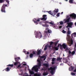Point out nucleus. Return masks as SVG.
<instances>
[{
  "mask_svg": "<svg viewBox=\"0 0 76 76\" xmlns=\"http://www.w3.org/2000/svg\"><path fill=\"white\" fill-rule=\"evenodd\" d=\"M72 55H74L75 54V52L74 51H73L72 53Z\"/></svg>",
  "mask_w": 76,
  "mask_h": 76,
  "instance_id": "obj_35",
  "label": "nucleus"
},
{
  "mask_svg": "<svg viewBox=\"0 0 76 76\" xmlns=\"http://www.w3.org/2000/svg\"><path fill=\"white\" fill-rule=\"evenodd\" d=\"M41 63L39 62L37 64V65L35 66H33L31 69L32 70H34L36 72H38V69L39 67H41Z\"/></svg>",
  "mask_w": 76,
  "mask_h": 76,
  "instance_id": "obj_2",
  "label": "nucleus"
},
{
  "mask_svg": "<svg viewBox=\"0 0 76 76\" xmlns=\"http://www.w3.org/2000/svg\"><path fill=\"white\" fill-rule=\"evenodd\" d=\"M71 75H72V76H75L76 75V74L72 72L71 73Z\"/></svg>",
  "mask_w": 76,
  "mask_h": 76,
  "instance_id": "obj_34",
  "label": "nucleus"
},
{
  "mask_svg": "<svg viewBox=\"0 0 76 76\" xmlns=\"http://www.w3.org/2000/svg\"><path fill=\"white\" fill-rule=\"evenodd\" d=\"M64 49H66L67 48V45H65V43H63L62 45Z\"/></svg>",
  "mask_w": 76,
  "mask_h": 76,
  "instance_id": "obj_14",
  "label": "nucleus"
},
{
  "mask_svg": "<svg viewBox=\"0 0 76 76\" xmlns=\"http://www.w3.org/2000/svg\"><path fill=\"white\" fill-rule=\"evenodd\" d=\"M41 50H37V55H40V54H41Z\"/></svg>",
  "mask_w": 76,
  "mask_h": 76,
  "instance_id": "obj_17",
  "label": "nucleus"
},
{
  "mask_svg": "<svg viewBox=\"0 0 76 76\" xmlns=\"http://www.w3.org/2000/svg\"><path fill=\"white\" fill-rule=\"evenodd\" d=\"M29 72L30 74H31V75H34V72L33 71H31L30 70H29Z\"/></svg>",
  "mask_w": 76,
  "mask_h": 76,
  "instance_id": "obj_19",
  "label": "nucleus"
},
{
  "mask_svg": "<svg viewBox=\"0 0 76 76\" xmlns=\"http://www.w3.org/2000/svg\"><path fill=\"white\" fill-rule=\"evenodd\" d=\"M51 63L52 64H55V62H54V61H52V62Z\"/></svg>",
  "mask_w": 76,
  "mask_h": 76,
  "instance_id": "obj_47",
  "label": "nucleus"
},
{
  "mask_svg": "<svg viewBox=\"0 0 76 76\" xmlns=\"http://www.w3.org/2000/svg\"><path fill=\"white\" fill-rule=\"evenodd\" d=\"M39 24H42V22H40L39 23Z\"/></svg>",
  "mask_w": 76,
  "mask_h": 76,
  "instance_id": "obj_60",
  "label": "nucleus"
},
{
  "mask_svg": "<svg viewBox=\"0 0 76 76\" xmlns=\"http://www.w3.org/2000/svg\"><path fill=\"white\" fill-rule=\"evenodd\" d=\"M76 37V33L74 32L71 34V37L72 38H73V37Z\"/></svg>",
  "mask_w": 76,
  "mask_h": 76,
  "instance_id": "obj_12",
  "label": "nucleus"
},
{
  "mask_svg": "<svg viewBox=\"0 0 76 76\" xmlns=\"http://www.w3.org/2000/svg\"><path fill=\"white\" fill-rule=\"evenodd\" d=\"M73 0H69V3L70 4H72L73 3Z\"/></svg>",
  "mask_w": 76,
  "mask_h": 76,
  "instance_id": "obj_26",
  "label": "nucleus"
},
{
  "mask_svg": "<svg viewBox=\"0 0 76 76\" xmlns=\"http://www.w3.org/2000/svg\"><path fill=\"white\" fill-rule=\"evenodd\" d=\"M62 32L64 34H65V33H66V31H64V30H62Z\"/></svg>",
  "mask_w": 76,
  "mask_h": 76,
  "instance_id": "obj_39",
  "label": "nucleus"
},
{
  "mask_svg": "<svg viewBox=\"0 0 76 76\" xmlns=\"http://www.w3.org/2000/svg\"><path fill=\"white\" fill-rule=\"evenodd\" d=\"M55 61V58H53L52 60V61Z\"/></svg>",
  "mask_w": 76,
  "mask_h": 76,
  "instance_id": "obj_37",
  "label": "nucleus"
},
{
  "mask_svg": "<svg viewBox=\"0 0 76 76\" xmlns=\"http://www.w3.org/2000/svg\"><path fill=\"white\" fill-rule=\"evenodd\" d=\"M63 60H65V58H63Z\"/></svg>",
  "mask_w": 76,
  "mask_h": 76,
  "instance_id": "obj_59",
  "label": "nucleus"
},
{
  "mask_svg": "<svg viewBox=\"0 0 76 76\" xmlns=\"http://www.w3.org/2000/svg\"><path fill=\"white\" fill-rule=\"evenodd\" d=\"M73 41L72 40H71V45H72V44H73Z\"/></svg>",
  "mask_w": 76,
  "mask_h": 76,
  "instance_id": "obj_38",
  "label": "nucleus"
},
{
  "mask_svg": "<svg viewBox=\"0 0 76 76\" xmlns=\"http://www.w3.org/2000/svg\"><path fill=\"white\" fill-rule=\"evenodd\" d=\"M40 74L36 73L34 74V76H40Z\"/></svg>",
  "mask_w": 76,
  "mask_h": 76,
  "instance_id": "obj_23",
  "label": "nucleus"
},
{
  "mask_svg": "<svg viewBox=\"0 0 76 76\" xmlns=\"http://www.w3.org/2000/svg\"><path fill=\"white\" fill-rule=\"evenodd\" d=\"M74 69V67H73L72 66H71L69 68V71H72V70H73Z\"/></svg>",
  "mask_w": 76,
  "mask_h": 76,
  "instance_id": "obj_20",
  "label": "nucleus"
},
{
  "mask_svg": "<svg viewBox=\"0 0 76 76\" xmlns=\"http://www.w3.org/2000/svg\"><path fill=\"white\" fill-rule=\"evenodd\" d=\"M19 64L18 66V65H16V67H17V68H19V67H20L21 66V65L20 64H20Z\"/></svg>",
  "mask_w": 76,
  "mask_h": 76,
  "instance_id": "obj_24",
  "label": "nucleus"
},
{
  "mask_svg": "<svg viewBox=\"0 0 76 76\" xmlns=\"http://www.w3.org/2000/svg\"><path fill=\"white\" fill-rule=\"evenodd\" d=\"M24 53H25V54H26L27 53V51H23Z\"/></svg>",
  "mask_w": 76,
  "mask_h": 76,
  "instance_id": "obj_55",
  "label": "nucleus"
},
{
  "mask_svg": "<svg viewBox=\"0 0 76 76\" xmlns=\"http://www.w3.org/2000/svg\"><path fill=\"white\" fill-rule=\"evenodd\" d=\"M5 6L6 7V6H7V5L4 4L2 6L1 9V11L2 12H4V13L6 12V11H5Z\"/></svg>",
  "mask_w": 76,
  "mask_h": 76,
  "instance_id": "obj_6",
  "label": "nucleus"
},
{
  "mask_svg": "<svg viewBox=\"0 0 76 76\" xmlns=\"http://www.w3.org/2000/svg\"><path fill=\"white\" fill-rule=\"evenodd\" d=\"M67 24L68 25L66 26V28H68V27H69V28H72V26H73V23L71 22L67 23Z\"/></svg>",
  "mask_w": 76,
  "mask_h": 76,
  "instance_id": "obj_8",
  "label": "nucleus"
},
{
  "mask_svg": "<svg viewBox=\"0 0 76 76\" xmlns=\"http://www.w3.org/2000/svg\"><path fill=\"white\" fill-rule=\"evenodd\" d=\"M22 66H20V69H21V68H22Z\"/></svg>",
  "mask_w": 76,
  "mask_h": 76,
  "instance_id": "obj_62",
  "label": "nucleus"
},
{
  "mask_svg": "<svg viewBox=\"0 0 76 76\" xmlns=\"http://www.w3.org/2000/svg\"><path fill=\"white\" fill-rule=\"evenodd\" d=\"M62 28V26H60L59 27V29H61Z\"/></svg>",
  "mask_w": 76,
  "mask_h": 76,
  "instance_id": "obj_52",
  "label": "nucleus"
},
{
  "mask_svg": "<svg viewBox=\"0 0 76 76\" xmlns=\"http://www.w3.org/2000/svg\"><path fill=\"white\" fill-rule=\"evenodd\" d=\"M7 66H9L10 67H13V64H9Z\"/></svg>",
  "mask_w": 76,
  "mask_h": 76,
  "instance_id": "obj_28",
  "label": "nucleus"
},
{
  "mask_svg": "<svg viewBox=\"0 0 76 76\" xmlns=\"http://www.w3.org/2000/svg\"><path fill=\"white\" fill-rule=\"evenodd\" d=\"M27 54H28V55L29 54V52H27Z\"/></svg>",
  "mask_w": 76,
  "mask_h": 76,
  "instance_id": "obj_53",
  "label": "nucleus"
},
{
  "mask_svg": "<svg viewBox=\"0 0 76 76\" xmlns=\"http://www.w3.org/2000/svg\"><path fill=\"white\" fill-rule=\"evenodd\" d=\"M6 2H7V3L8 4H9V1L8 0H7L6 1Z\"/></svg>",
  "mask_w": 76,
  "mask_h": 76,
  "instance_id": "obj_42",
  "label": "nucleus"
},
{
  "mask_svg": "<svg viewBox=\"0 0 76 76\" xmlns=\"http://www.w3.org/2000/svg\"><path fill=\"white\" fill-rule=\"evenodd\" d=\"M55 69H56V67H50V68H48V70H51L50 71V73L52 75H53V74H54V71L55 70Z\"/></svg>",
  "mask_w": 76,
  "mask_h": 76,
  "instance_id": "obj_4",
  "label": "nucleus"
},
{
  "mask_svg": "<svg viewBox=\"0 0 76 76\" xmlns=\"http://www.w3.org/2000/svg\"><path fill=\"white\" fill-rule=\"evenodd\" d=\"M4 70L6 71V72H9L10 71V68L7 67L6 69H5Z\"/></svg>",
  "mask_w": 76,
  "mask_h": 76,
  "instance_id": "obj_22",
  "label": "nucleus"
},
{
  "mask_svg": "<svg viewBox=\"0 0 76 76\" xmlns=\"http://www.w3.org/2000/svg\"><path fill=\"white\" fill-rule=\"evenodd\" d=\"M45 56H41V58H45Z\"/></svg>",
  "mask_w": 76,
  "mask_h": 76,
  "instance_id": "obj_45",
  "label": "nucleus"
},
{
  "mask_svg": "<svg viewBox=\"0 0 76 76\" xmlns=\"http://www.w3.org/2000/svg\"><path fill=\"white\" fill-rule=\"evenodd\" d=\"M33 54H35V51H33Z\"/></svg>",
  "mask_w": 76,
  "mask_h": 76,
  "instance_id": "obj_49",
  "label": "nucleus"
},
{
  "mask_svg": "<svg viewBox=\"0 0 76 76\" xmlns=\"http://www.w3.org/2000/svg\"><path fill=\"white\" fill-rule=\"evenodd\" d=\"M60 46V47H62V45H60V44H59L58 45V46H57V48H58L59 47V46Z\"/></svg>",
  "mask_w": 76,
  "mask_h": 76,
  "instance_id": "obj_40",
  "label": "nucleus"
},
{
  "mask_svg": "<svg viewBox=\"0 0 76 76\" xmlns=\"http://www.w3.org/2000/svg\"><path fill=\"white\" fill-rule=\"evenodd\" d=\"M43 66L46 67H49L48 64V63L43 64Z\"/></svg>",
  "mask_w": 76,
  "mask_h": 76,
  "instance_id": "obj_15",
  "label": "nucleus"
},
{
  "mask_svg": "<svg viewBox=\"0 0 76 76\" xmlns=\"http://www.w3.org/2000/svg\"><path fill=\"white\" fill-rule=\"evenodd\" d=\"M74 72H76V69L74 70Z\"/></svg>",
  "mask_w": 76,
  "mask_h": 76,
  "instance_id": "obj_56",
  "label": "nucleus"
},
{
  "mask_svg": "<svg viewBox=\"0 0 76 76\" xmlns=\"http://www.w3.org/2000/svg\"><path fill=\"white\" fill-rule=\"evenodd\" d=\"M51 11H49L48 12H48V13H49V14H50V15H52V16H53V14H51Z\"/></svg>",
  "mask_w": 76,
  "mask_h": 76,
  "instance_id": "obj_31",
  "label": "nucleus"
},
{
  "mask_svg": "<svg viewBox=\"0 0 76 76\" xmlns=\"http://www.w3.org/2000/svg\"><path fill=\"white\" fill-rule=\"evenodd\" d=\"M44 23H45V24H47V23H49L50 24V25H54V23L52 22V21L50 22H48V21H46L44 22Z\"/></svg>",
  "mask_w": 76,
  "mask_h": 76,
  "instance_id": "obj_9",
  "label": "nucleus"
},
{
  "mask_svg": "<svg viewBox=\"0 0 76 76\" xmlns=\"http://www.w3.org/2000/svg\"><path fill=\"white\" fill-rule=\"evenodd\" d=\"M33 56H34V54H33L32 53H31L29 55L30 58H32Z\"/></svg>",
  "mask_w": 76,
  "mask_h": 76,
  "instance_id": "obj_27",
  "label": "nucleus"
},
{
  "mask_svg": "<svg viewBox=\"0 0 76 76\" xmlns=\"http://www.w3.org/2000/svg\"><path fill=\"white\" fill-rule=\"evenodd\" d=\"M42 17L43 18H40L39 19V18L37 20H36V19L35 18L34 20V22L35 23H36V25H38V23L37 22H39L40 20H44L45 21L46 20H47V18L45 17H47V15H43Z\"/></svg>",
  "mask_w": 76,
  "mask_h": 76,
  "instance_id": "obj_1",
  "label": "nucleus"
},
{
  "mask_svg": "<svg viewBox=\"0 0 76 76\" xmlns=\"http://www.w3.org/2000/svg\"><path fill=\"white\" fill-rule=\"evenodd\" d=\"M70 17H71L72 19H76V14H75V13H73L71 14L70 15Z\"/></svg>",
  "mask_w": 76,
  "mask_h": 76,
  "instance_id": "obj_7",
  "label": "nucleus"
},
{
  "mask_svg": "<svg viewBox=\"0 0 76 76\" xmlns=\"http://www.w3.org/2000/svg\"><path fill=\"white\" fill-rule=\"evenodd\" d=\"M70 31H67L68 35H70Z\"/></svg>",
  "mask_w": 76,
  "mask_h": 76,
  "instance_id": "obj_36",
  "label": "nucleus"
},
{
  "mask_svg": "<svg viewBox=\"0 0 76 76\" xmlns=\"http://www.w3.org/2000/svg\"><path fill=\"white\" fill-rule=\"evenodd\" d=\"M58 9H56L55 10L53 11V15H55L56 14V13H58Z\"/></svg>",
  "mask_w": 76,
  "mask_h": 76,
  "instance_id": "obj_11",
  "label": "nucleus"
},
{
  "mask_svg": "<svg viewBox=\"0 0 76 76\" xmlns=\"http://www.w3.org/2000/svg\"><path fill=\"white\" fill-rule=\"evenodd\" d=\"M46 30H48V28H46L45 29V33L46 34H48V32L49 34H50V33H51V32H51V30L50 29L48 30V31H46Z\"/></svg>",
  "mask_w": 76,
  "mask_h": 76,
  "instance_id": "obj_10",
  "label": "nucleus"
},
{
  "mask_svg": "<svg viewBox=\"0 0 76 76\" xmlns=\"http://www.w3.org/2000/svg\"><path fill=\"white\" fill-rule=\"evenodd\" d=\"M53 49L54 50H58V48L57 47H53Z\"/></svg>",
  "mask_w": 76,
  "mask_h": 76,
  "instance_id": "obj_25",
  "label": "nucleus"
},
{
  "mask_svg": "<svg viewBox=\"0 0 76 76\" xmlns=\"http://www.w3.org/2000/svg\"><path fill=\"white\" fill-rule=\"evenodd\" d=\"M3 0H0V3H3Z\"/></svg>",
  "mask_w": 76,
  "mask_h": 76,
  "instance_id": "obj_48",
  "label": "nucleus"
},
{
  "mask_svg": "<svg viewBox=\"0 0 76 76\" xmlns=\"http://www.w3.org/2000/svg\"><path fill=\"white\" fill-rule=\"evenodd\" d=\"M75 48H76V43L75 44Z\"/></svg>",
  "mask_w": 76,
  "mask_h": 76,
  "instance_id": "obj_57",
  "label": "nucleus"
},
{
  "mask_svg": "<svg viewBox=\"0 0 76 76\" xmlns=\"http://www.w3.org/2000/svg\"><path fill=\"white\" fill-rule=\"evenodd\" d=\"M75 26H76V22L75 23Z\"/></svg>",
  "mask_w": 76,
  "mask_h": 76,
  "instance_id": "obj_64",
  "label": "nucleus"
},
{
  "mask_svg": "<svg viewBox=\"0 0 76 76\" xmlns=\"http://www.w3.org/2000/svg\"><path fill=\"white\" fill-rule=\"evenodd\" d=\"M68 60H69V59H67V58H66L65 61H64V62L65 63H68V62H69V61Z\"/></svg>",
  "mask_w": 76,
  "mask_h": 76,
  "instance_id": "obj_30",
  "label": "nucleus"
},
{
  "mask_svg": "<svg viewBox=\"0 0 76 76\" xmlns=\"http://www.w3.org/2000/svg\"><path fill=\"white\" fill-rule=\"evenodd\" d=\"M70 17L69 18L67 19L65 21V23H69L70 21Z\"/></svg>",
  "mask_w": 76,
  "mask_h": 76,
  "instance_id": "obj_13",
  "label": "nucleus"
},
{
  "mask_svg": "<svg viewBox=\"0 0 76 76\" xmlns=\"http://www.w3.org/2000/svg\"><path fill=\"white\" fill-rule=\"evenodd\" d=\"M48 45H45V46L44 48V50L45 51H46V50H47V48L48 47Z\"/></svg>",
  "mask_w": 76,
  "mask_h": 76,
  "instance_id": "obj_21",
  "label": "nucleus"
},
{
  "mask_svg": "<svg viewBox=\"0 0 76 76\" xmlns=\"http://www.w3.org/2000/svg\"><path fill=\"white\" fill-rule=\"evenodd\" d=\"M59 15H60V13H57V14L56 16H57V17H58V16H59Z\"/></svg>",
  "mask_w": 76,
  "mask_h": 76,
  "instance_id": "obj_43",
  "label": "nucleus"
},
{
  "mask_svg": "<svg viewBox=\"0 0 76 76\" xmlns=\"http://www.w3.org/2000/svg\"><path fill=\"white\" fill-rule=\"evenodd\" d=\"M72 54V52L70 51L69 50V55H70V54Z\"/></svg>",
  "mask_w": 76,
  "mask_h": 76,
  "instance_id": "obj_44",
  "label": "nucleus"
},
{
  "mask_svg": "<svg viewBox=\"0 0 76 76\" xmlns=\"http://www.w3.org/2000/svg\"><path fill=\"white\" fill-rule=\"evenodd\" d=\"M23 66H26V64H23Z\"/></svg>",
  "mask_w": 76,
  "mask_h": 76,
  "instance_id": "obj_54",
  "label": "nucleus"
},
{
  "mask_svg": "<svg viewBox=\"0 0 76 76\" xmlns=\"http://www.w3.org/2000/svg\"><path fill=\"white\" fill-rule=\"evenodd\" d=\"M48 74H47V72H44L43 75H44V76H46V75H47Z\"/></svg>",
  "mask_w": 76,
  "mask_h": 76,
  "instance_id": "obj_32",
  "label": "nucleus"
},
{
  "mask_svg": "<svg viewBox=\"0 0 76 76\" xmlns=\"http://www.w3.org/2000/svg\"><path fill=\"white\" fill-rule=\"evenodd\" d=\"M58 40H57V41L55 42H53V44L54 45L55 47H56L57 46V44H58Z\"/></svg>",
  "mask_w": 76,
  "mask_h": 76,
  "instance_id": "obj_18",
  "label": "nucleus"
},
{
  "mask_svg": "<svg viewBox=\"0 0 76 76\" xmlns=\"http://www.w3.org/2000/svg\"><path fill=\"white\" fill-rule=\"evenodd\" d=\"M37 61H38V63H41V61H40L39 60H37Z\"/></svg>",
  "mask_w": 76,
  "mask_h": 76,
  "instance_id": "obj_46",
  "label": "nucleus"
},
{
  "mask_svg": "<svg viewBox=\"0 0 76 76\" xmlns=\"http://www.w3.org/2000/svg\"><path fill=\"white\" fill-rule=\"evenodd\" d=\"M27 76H31V75H30L29 76V75H27Z\"/></svg>",
  "mask_w": 76,
  "mask_h": 76,
  "instance_id": "obj_63",
  "label": "nucleus"
},
{
  "mask_svg": "<svg viewBox=\"0 0 76 76\" xmlns=\"http://www.w3.org/2000/svg\"><path fill=\"white\" fill-rule=\"evenodd\" d=\"M48 48H51V46L50 45L48 46Z\"/></svg>",
  "mask_w": 76,
  "mask_h": 76,
  "instance_id": "obj_51",
  "label": "nucleus"
},
{
  "mask_svg": "<svg viewBox=\"0 0 76 76\" xmlns=\"http://www.w3.org/2000/svg\"><path fill=\"white\" fill-rule=\"evenodd\" d=\"M57 61H61V58L59 57H57Z\"/></svg>",
  "mask_w": 76,
  "mask_h": 76,
  "instance_id": "obj_29",
  "label": "nucleus"
},
{
  "mask_svg": "<svg viewBox=\"0 0 76 76\" xmlns=\"http://www.w3.org/2000/svg\"><path fill=\"white\" fill-rule=\"evenodd\" d=\"M60 25H63V21H61L60 22Z\"/></svg>",
  "mask_w": 76,
  "mask_h": 76,
  "instance_id": "obj_41",
  "label": "nucleus"
},
{
  "mask_svg": "<svg viewBox=\"0 0 76 76\" xmlns=\"http://www.w3.org/2000/svg\"><path fill=\"white\" fill-rule=\"evenodd\" d=\"M54 44V42H50V45H51Z\"/></svg>",
  "mask_w": 76,
  "mask_h": 76,
  "instance_id": "obj_33",
  "label": "nucleus"
},
{
  "mask_svg": "<svg viewBox=\"0 0 76 76\" xmlns=\"http://www.w3.org/2000/svg\"><path fill=\"white\" fill-rule=\"evenodd\" d=\"M42 26L43 27H45V28H48L49 27V25L48 24H42Z\"/></svg>",
  "mask_w": 76,
  "mask_h": 76,
  "instance_id": "obj_16",
  "label": "nucleus"
},
{
  "mask_svg": "<svg viewBox=\"0 0 76 76\" xmlns=\"http://www.w3.org/2000/svg\"><path fill=\"white\" fill-rule=\"evenodd\" d=\"M63 12H61V15H62V14H63Z\"/></svg>",
  "mask_w": 76,
  "mask_h": 76,
  "instance_id": "obj_61",
  "label": "nucleus"
},
{
  "mask_svg": "<svg viewBox=\"0 0 76 76\" xmlns=\"http://www.w3.org/2000/svg\"><path fill=\"white\" fill-rule=\"evenodd\" d=\"M69 29H70V28H68V31H70V30H69Z\"/></svg>",
  "mask_w": 76,
  "mask_h": 76,
  "instance_id": "obj_58",
  "label": "nucleus"
},
{
  "mask_svg": "<svg viewBox=\"0 0 76 76\" xmlns=\"http://www.w3.org/2000/svg\"><path fill=\"white\" fill-rule=\"evenodd\" d=\"M36 38H38L39 39L42 38V36L41 34V33L40 31H38L37 33V34H36Z\"/></svg>",
  "mask_w": 76,
  "mask_h": 76,
  "instance_id": "obj_5",
  "label": "nucleus"
},
{
  "mask_svg": "<svg viewBox=\"0 0 76 76\" xmlns=\"http://www.w3.org/2000/svg\"><path fill=\"white\" fill-rule=\"evenodd\" d=\"M20 58L19 57L15 58V60L16 62H14V66L18 65V64H20V62L18 61L20 60Z\"/></svg>",
  "mask_w": 76,
  "mask_h": 76,
  "instance_id": "obj_3",
  "label": "nucleus"
},
{
  "mask_svg": "<svg viewBox=\"0 0 76 76\" xmlns=\"http://www.w3.org/2000/svg\"><path fill=\"white\" fill-rule=\"evenodd\" d=\"M66 51H68L69 50V49L68 48H66V49H65Z\"/></svg>",
  "mask_w": 76,
  "mask_h": 76,
  "instance_id": "obj_50",
  "label": "nucleus"
}]
</instances>
